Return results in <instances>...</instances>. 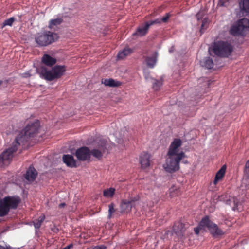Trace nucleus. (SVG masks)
I'll return each mask as SVG.
<instances>
[{"label":"nucleus","instance_id":"1","mask_svg":"<svg viewBox=\"0 0 249 249\" xmlns=\"http://www.w3.org/2000/svg\"><path fill=\"white\" fill-rule=\"evenodd\" d=\"M182 141L178 138H175L169 146L165 163L163 167L165 170L170 173H174L179 169V163L186 157L185 153L181 146Z\"/></svg>","mask_w":249,"mask_h":249},{"label":"nucleus","instance_id":"2","mask_svg":"<svg viewBox=\"0 0 249 249\" xmlns=\"http://www.w3.org/2000/svg\"><path fill=\"white\" fill-rule=\"evenodd\" d=\"M36 70L41 78L51 81L62 76L66 70L64 66L56 65L51 70L45 66H41L36 68Z\"/></svg>","mask_w":249,"mask_h":249},{"label":"nucleus","instance_id":"3","mask_svg":"<svg viewBox=\"0 0 249 249\" xmlns=\"http://www.w3.org/2000/svg\"><path fill=\"white\" fill-rule=\"evenodd\" d=\"M39 124L36 121L28 124L15 139V142L18 145L24 144L30 138H33L37 134Z\"/></svg>","mask_w":249,"mask_h":249},{"label":"nucleus","instance_id":"4","mask_svg":"<svg viewBox=\"0 0 249 249\" xmlns=\"http://www.w3.org/2000/svg\"><path fill=\"white\" fill-rule=\"evenodd\" d=\"M20 202L18 196H7L0 201V216L6 215L10 209H16Z\"/></svg>","mask_w":249,"mask_h":249},{"label":"nucleus","instance_id":"5","mask_svg":"<svg viewBox=\"0 0 249 249\" xmlns=\"http://www.w3.org/2000/svg\"><path fill=\"white\" fill-rule=\"evenodd\" d=\"M233 36L245 35L249 33V20L243 18L233 24L230 30Z\"/></svg>","mask_w":249,"mask_h":249},{"label":"nucleus","instance_id":"6","mask_svg":"<svg viewBox=\"0 0 249 249\" xmlns=\"http://www.w3.org/2000/svg\"><path fill=\"white\" fill-rule=\"evenodd\" d=\"M58 38L56 34L50 31L38 33L35 37V41L39 46H46L54 42Z\"/></svg>","mask_w":249,"mask_h":249},{"label":"nucleus","instance_id":"7","mask_svg":"<svg viewBox=\"0 0 249 249\" xmlns=\"http://www.w3.org/2000/svg\"><path fill=\"white\" fill-rule=\"evenodd\" d=\"M213 50L217 56L228 57L232 52L233 48L228 42L218 41L214 44Z\"/></svg>","mask_w":249,"mask_h":249},{"label":"nucleus","instance_id":"8","mask_svg":"<svg viewBox=\"0 0 249 249\" xmlns=\"http://www.w3.org/2000/svg\"><path fill=\"white\" fill-rule=\"evenodd\" d=\"M199 226L207 228L211 234L214 237H217L224 234L223 231L219 228L216 224L211 221L207 216L202 219L199 223Z\"/></svg>","mask_w":249,"mask_h":249},{"label":"nucleus","instance_id":"9","mask_svg":"<svg viewBox=\"0 0 249 249\" xmlns=\"http://www.w3.org/2000/svg\"><path fill=\"white\" fill-rule=\"evenodd\" d=\"M19 145L15 141L13 142V145L6 150L4 151L0 156V167L7 165L12 160L13 153L16 152Z\"/></svg>","mask_w":249,"mask_h":249},{"label":"nucleus","instance_id":"10","mask_svg":"<svg viewBox=\"0 0 249 249\" xmlns=\"http://www.w3.org/2000/svg\"><path fill=\"white\" fill-rule=\"evenodd\" d=\"M107 147V141L106 140L103 139L98 144V147L90 151V155H92L95 158L100 159L103 156V154L105 153Z\"/></svg>","mask_w":249,"mask_h":249},{"label":"nucleus","instance_id":"11","mask_svg":"<svg viewBox=\"0 0 249 249\" xmlns=\"http://www.w3.org/2000/svg\"><path fill=\"white\" fill-rule=\"evenodd\" d=\"M139 204L138 199L137 198L131 199L130 201L123 200L120 205L121 211L122 212H129L131 210L132 207L138 208Z\"/></svg>","mask_w":249,"mask_h":249},{"label":"nucleus","instance_id":"12","mask_svg":"<svg viewBox=\"0 0 249 249\" xmlns=\"http://www.w3.org/2000/svg\"><path fill=\"white\" fill-rule=\"evenodd\" d=\"M75 156L79 160L85 161L90 159V151L88 147H82L76 150Z\"/></svg>","mask_w":249,"mask_h":249},{"label":"nucleus","instance_id":"13","mask_svg":"<svg viewBox=\"0 0 249 249\" xmlns=\"http://www.w3.org/2000/svg\"><path fill=\"white\" fill-rule=\"evenodd\" d=\"M173 231L178 239L183 240L185 238L184 234L185 228L184 225L181 222L176 223L173 226Z\"/></svg>","mask_w":249,"mask_h":249},{"label":"nucleus","instance_id":"14","mask_svg":"<svg viewBox=\"0 0 249 249\" xmlns=\"http://www.w3.org/2000/svg\"><path fill=\"white\" fill-rule=\"evenodd\" d=\"M63 161L67 166L71 168H74L77 166V161L74 159L73 156L71 155H63Z\"/></svg>","mask_w":249,"mask_h":249},{"label":"nucleus","instance_id":"15","mask_svg":"<svg viewBox=\"0 0 249 249\" xmlns=\"http://www.w3.org/2000/svg\"><path fill=\"white\" fill-rule=\"evenodd\" d=\"M150 155L146 152H143L140 155V163L142 168H145L150 165Z\"/></svg>","mask_w":249,"mask_h":249},{"label":"nucleus","instance_id":"16","mask_svg":"<svg viewBox=\"0 0 249 249\" xmlns=\"http://www.w3.org/2000/svg\"><path fill=\"white\" fill-rule=\"evenodd\" d=\"M37 175L36 170L33 166H30L25 175V178L29 181H33Z\"/></svg>","mask_w":249,"mask_h":249},{"label":"nucleus","instance_id":"17","mask_svg":"<svg viewBox=\"0 0 249 249\" xmlns=\"http://www.w3.org/2000/svg\"><path fill=\"white\" fill-rule=\"evenodd\" d=\"M149 28V25H148L147 23H145L144 24L142 25L141 26L138 28L136 32L133 34V36H142L146 35L147 31Z\"/></svg>","mask_w":249,"mask_h":249},{"label":"nucleus","instance_id":"18","mask_svg":"<svg viewBox=\"0 0 249 249\" xmlns=\"http://www.w3.org/2000/svg\"><path fill=\"white\" fill-rule=\"evenodd\" d=\"M102 83L106 86L110 87H118L121 85V82L115 80L112 78L102 79Z\"/></svg>","mask_w":249,"mask_h":249},{"label":"nucleus","instance_id":"19","mask_svg":"<svg viewBox=\"0 0 249 249\" xmlns=\"http://www.w3.org/2000/svg\"><path fill=\"white\" fill-rule=\"evenodd\" d=\"M42 62L47 66H52L55 64L56 60L48 54H44L42 58Z\"/></svg>","mask_w":249,"mask_h":249},{"label":"nucleus","instance_id":"20","mask_svg":"<svg viewBox=\"0 0 249 249\" xmlns=\"http://www.w3.org/2000/svg\"><path fill=\"white\" fill-rule=\"evenodd\" d=\"M243 183L249 188V160L245 164V175L243 178Z\"/></svg>","mask_w":249,"mask_h":249},{"label":"nucleus","instance_id":"21","mask_svg":"<svg viewBox=\"0 0 249 249\" xmlns=\"http://www.w3.org/2000/svg\"><path fill=\"white\" fill-rule=\"evenodd\" d=\"M226 169V165H223L220 169L217 172V173L216 174L213 183L215 185L217 184L218 181L221 179L223 177Z\"/></svg>","mask_w":249,"mask_h":249},{"label":"nucleus","instance_id":"22","mask_svg":"<svg viewBox=\"0 0 249 249\" xmlns=\"http://www.w3.org/2000/svg\"><path fill=\"white\" fill-rule=\"evenodd\" d=\"M146 78L147 80H151L152 83L153 89L155 90H159L160 89V87L162 85V80L161 79L157 80L152 78H150L149 79L148 78L146 77Z\"/></svg>","mask_w":249,"mask_h":249},{"label":"nucleus","instance_id":"23","mask_svg":"<svg viewBox=\"0 0 249 249\" xmlns=\"http://www.w3.org/2000/svg\"><path fill=\"white\" fill-rule=\"evenodd\" d=\"M239 7L242 12H249V0H241Z\"/></svg>","mask_w":249,"mask_h":249},{"label":"nucleus","instance_id":"24","mask_svg":"<svg viewBox=\"0 0 249 249\" xmlns=\"http://www.w3.org/2000/svg\"><path fill=\"white\" fill-rule=\"evenodd\" d=\"M157 54L156 53L154 55L151 57H148L146 59V63L147 66L150 68H153L156 64L157 61Z\"/></svg>","mask_w":249,"mask_h":249},{"label":"nucleus","instance_id":"25","mask_svg":"<svg viewBox=\"0 0 249 249\" xmlns=\"http://www.w3.org/2000/svg\"><path fill=\"white\" fill-rule=\"evenodd\" d=\"M132 52V51L130 48H125L122 51L120 52L117 55L118 59H123L126 56L130 54Z\"/></svg>","mask_w":249,"mask_h":249},{"label":"nucleus","instance_id":"26","mask_svg":"<svg viewBox=\"0 0 249 249\" xmlns=\"http://www.w3.org/2000/svg\"><path fill=\"white\" fill-rule=\"evenodd\" d=\"M45 218V215L42 214L33 221L34 226L36 229H39Z\"/></svg>","mask_w":249,"mask_h":249},{"label":"nucleus","instance_id":"27","mask_svg":"<svg viewBox=\"0 0 249 249\" xmlns=\"http://www.w3.org/2000/svg\"><path fill=\"white\" fill-rule=\"evenodd\" d=\"M62 19L61 18H57L54 19H51L50 21L48 27L52 29L54 28L55 26L60 24L62 22Z\"/></svg>","mask_w":249,"mask_h":249},{"label":"nucleus","instance_id":"28","mask_svg":"<svg viewBox=\"0 0 249 249\" xmlns=\"http://www.w3.org/2000/svg\"><path fill=\"white\" fill-rule=\"evenodd\" d=\"M115 189L113 188L106 189L103 191V195L107 198L112 197L115 193Z\"/></svg>","mask_w":249,"mask_h":249},{"label":"nucleus","instance_id":"29","mask_svg":"<svg viewBox=\"0 0 249 249\" xmlns=\"http://www.w3.org/2000/svg\"><path fill=\"white\" fill-rule=\"evenodd\" d=\"M204 66L207 69H211L213 67V60L210 57L206 58L204 62Z\"/></svg>","mask_w":249,"mask_h":249},{"label":"nucleus","instance_id":"30","mask_svg":"<svg viewBox=\"0 0 249 249\" xmlns=\"http://www.w3.org/2000/svg\"><path fill=\"white\" fill-rule=\"evenodd\" d=\"M15 20V18L14 17H11L5 20L3 23L2 27L5 26H11Z\"/></svg>","mask_w":249,"mask_h":249},{"label":"nucleus","instance_id":"31","mask_svg":"<svg viewBox=\"0 0 249 249\" xmlns=\"http://www.w3.org/2000/svg\"><path fill=\"white\" fill-rule=\"evenodd\" d=\"M114 206L113 203H111L108 205V218H110L112 217V214L115 212Z\"/></svg>","mask_w":249,"mask_h":249},{"label":"nucleus","instance_id":"32","mask_svg":"<svg viewBox=\"0 0 249 249\" xmlns=\"http://www.w3.org/2000/svg\"><path fill=\"white\" fill-rule=\"evenodd\" d=\"M231 0H219L218 4L221 6H227Z\"/></svg>","mask_w":249,"mask_h":249},{"label":"nucleus","instance_id":"33","mask_svg":"<svg viewBox=\"0 0 249 249\" xmlns=\"http://www.w3.org/2000/svg\"><path fill=\"white\" fill-rule=\"evenodd\" d=\"M147 23L148 25H149V27H150L151 25H152L153 24H160L161 23V21L160 18H158V19H157L154 20L150 21Z\"/></svg>","mask_w":249,"mask_h":249},{"label":"nucleus","instance_id":"34","mask_svg":"<svg viewBox=\"0 0 249 249\" xmlns=\"http://www.w3.org/2000/svg\"><path fill=\"white\" fill-rule=\"evenodd\" d=\"M170 17L169 13H167L164 17L161 18V22H166Z\"/></svg>","mask_w":249,"mask_h":249},{"label":"nucleus","instance_id":"35","mask_svg":"<svg viewBox=\"0 0 249 249\" xmlns=\"http://www.w3.org/2000/svg\"><path fill=\"white\" fill-rule=\"evenodd\" d=\"M206 227H202V226H200L199 225L198 226V227H196V228H194V231L196 233V234H198L199 232V230L200 229H202L203 228H205Z\"/></svg>","mask_w":249,"mask_h":249},{"label":"nucleus","instance_id":"36","mask_svg":"<svg viewBox=\"0 0 249 249\" xmlns=\"http://www.w3.org/2000/svg\"><path fill=\"white\" fill-rule=\"evenodd\" d=\"M206 23H207V20L205 19H204L203 20L202 24L201 25V30H200L201 32L203 28L205 27V26Z\"/></svg>","mask_w":249,"mask_h":249},{"label":"nucleus","instance_id":"37","mask_svg":"<svg viewBox=\"0 0 249 249\" xmlns=\"http://www.w3.org/2000/svg\"><path fill=\"white\" fill-rule=\"evenodd\" d=\"M30 76H31V74L29 73V72H25V73L22 74V76L23 77L27 78V77H30Z\"/></svg>","mask_w":249,"mask_h":249},{"label":"nucleus","instance_id":"38","mask_svg":"<svg viewBox=\"0 0 249 249\" xmlns=\"http://www.w3.org/2000/svg\"><path fill=\"white\" fill-rule=\"evenodd\" d=\"M201 15V13H198L196 15V17L197 18V19L199 20H200L201 18V16L200 17Z\"/></svg>","mask_w":249,"mask_h":249},{"label":"nucleus","instance_id":"39","mask_svg":"<svg viewBox=\"0 0 249 249\" xmlns=\"http://www.w3.org/2000/svg\"><path fill=\"white\" fill-rule=\"evenodd\" d=\"M65 206V203H62L59 205V207L61 208L64 207Z\"/></svg>","mask_w":249,"mask_h":249},{"label":"nucleus","instance_id":"40","mask_svg":"<svg viewBox=\"0 0 249 249\" xmlns=\"http://www.w3.org/2000/svg\"><path fill=\"white\" fill-rule=\"evenodd\" d=\"M0 249H6V248L0 245Z\"/></svg>","mask_w":249,"mask_h":249},{"label":"nucleus","instance_id":"41","mask_svg":"<svg viewBox=\"0 0 249 249\" xmlns=\"http://www.w3.org/2000/svg\"><path fill=\"white\" fill-rule=\"evenodd\" d=\"M233 210H235V207H233Z\"/></svg>","mask_w":249,"mask_h":249},{"label":"nucleus","instance_id":"42","mask_svg":"<svg viewBox=\"0 0 249 249\" xmlns=\"http://www.w3.org/2000/svg\"><path fill=\"white\" fill-rule=\"evenodd\" d=\"M1 83H2V81H0V85H1Z\"/></svg>","mask_w":249,"mask_h":249},{"label":"nucleus","instance_id":"43","mask_svg":"<svg viewBox=\"0 0 249 249\" xmlns=\"http://www.w3.org/2000/svg\"><path fill=\"white\" fill-rule=\"evenodd\" d=\"M171 51H172V49H171L170 50H169V52H171Z\"/></svg>","mask_w":249,"mask_h":249},{"label":"nucleus","instance_id":"44","mask_svg":"<svg viewBox=\"0 0 249 249\" xmlns=\"http://www.w3.org/2000/svg\"><path fill=\"white\" fill-rule=\"evenodd\" d=\"M171 51H172V49H171L170 50H169V52H171Z\"/></svg>","mask_w":249,"mask_h":249},{"label":"nucleus","instance_id":"45","mask_svg":"<svg viewBox=\"0 0 249 249\" xmlns=\"http://www.w3.org/2000/svg\"><path fill=\"white\" fill-rule=\"evenodd\" d=\"M234 203L235 204V205H236V204L235 203V201H234Z\"/></svg>","mask_w":249,"mask_h":249}]
</instances>
